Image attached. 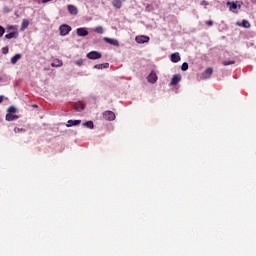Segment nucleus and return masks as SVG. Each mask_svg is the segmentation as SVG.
Returning a JSON list of instances; mask_svg holds the SVG:
<instances>
[{
    "label": "nucleus",
    "mask_w": 256,
    "mask_h": 256,
    "mask_svg": "<svg viewBox=\"0 0 256 256\" xmlns=\"http://www.w3.org/2000/svg\"><path fill=\"white\" fill-rule=\"evenodd\" d=\"M13 113H17V108H15L14 106H10L8 108V114H13Z\"/></svg>",
    "instance_id": "26"
},
{
    "label": "nucleus",
    "mask_w": 256,
    "mask_h": 256,
    "mask_svg": "<svg viewBox=\"0 0 256 256\" xmlns=\"http://www.w3.org/2000/svg\"><path fill=\"white\" fill-rule=\"evenodd\" d=\"M95 33H98L99 35H103V26H97L94 29Z\"/></svg>",
    "instance_id": "24"
},
{
    "label": "nucleus",
    "mask_w": 256,
    "mask_h": 256,
    "mask_svg": "<svg viewBox=\"0 0 256 256\" xmlns=\"http://www.w3.org/2000/svg\"><path fill=\"white\" fill-rule=\"evenodd\" d=\"M179 81H181V75L175 74V75L172 77L170 84H171V85H177V83H179Z\"/></svg>",
    "instance_id": "12"
},
{
    "label": "nucleus",
    "mask_w": 256,
    "mask_h": 256,
    "mask_svg": "<svg viewBox=\"0 0 256 256\" xmlns=\"http://www.w3.org/2000/svg\"><path fill=\"white\" fill-rule=\"evenodd\" d=\"M75 111H84L85 110V105L83 103H76L74 105Z\"/></svg>",
    "instance_id": "17"
},
{
    "label": "nucleus",
    "mask_w": 256,
    "mask_h": 256,
    "mask_svg": "<svg viewBox=\"0 0 256 256\" xmlns=\"http://www.w3.org/2000/svg\"><path fill=\"white\" fill-rule=\"evenodd\" d=\"M86 57L88 59H91V60H96V59H101L102 55H101V52H97V51H91L89 52Z\"/></svg>",
    "instance_id": "2"
},
{
    "label": "nucleus",
    "mask_w": 256,
    "mask_h": 256,
    "mask_svg": "<svg viewBox=\"0 0 256 256\" xmlns=\"http://www.w3.org/2000/svg\"><path fill=\"white\" fill-rule=\"evenodd\" d=\"M28 27H29V20L24 19V20L22 21V24H21V29H22V30H25V29H27Z\"/></svg>",
    "instance_id": "22"
},
{
    "label": "nucleus",
    "mask_w": 256,
    "mask_h": 256,
    "mask_svg": "<svg viewBox=\"0 0 256 256\" xmlns=\"http://www.w3.org/2000/svg\"><path fill=\"white\" fill-rule=\"evenodd\" d=\"M5 35V28L3 26H0V37H3Z\"/></svg>",
    "instance_id": "29"
},
{
    "label": "nucleus",
    "mask_w": 256,
    "mask_h": 256,
    "mask_svg": "<svg viewBox=\"0 0 256 256\" xmlns=\"http://www.w3.org/2000/svg\"><path fill=\"white\" fill-rule=\"evenodd\" d=\"M19 59H21V54H16L11 58V63L12 65H15L17 63V61H19Z\"/></svg>",
    "instance_id": "20"
},
{
    "label": "nucleus",
    "mask_w": 256,
    "mask_h": 256,
    "mask_svg": "<svg viewBox=\"0 0 256 256\" xmlns=\"http://www.w3.org/2000/svg\"><path fill=\"white\" fill-rule=\"evenodd\" d=\"M84 127H87L88 129H95V124H93V121H87L84 123Z\"/></svg>",
    "instance_id": "21"
},
{
    "label": "nucleus",
    "mask_w": 256,
    "mask_h": 256,
    "mask_svg": "<svg viewBox=\"0 0 256 256\" xmlns=\"http://www.w3.org/2000/svg\"><path fill=\"white\" fill-rule=\"evenodd\" d=\"M59 31H60V35L62 37H65V35H69V33H71V26H69L67 24H62L59 27Z\"/></svg>",
    "instance_id": "1"
},
{
    "label": "nucleus",
    "mask_w": 256,
    "mask_h": 256,
    "mask_svg": "<svg viewBox=\"0 0 256 256\" xmlns=\"http://www.w3.org/2000/svg\"><path fill=\"white\" fill-rule=\"evenodd\" d=\"M94 69H109V63L96 64L94 66Z\"/></svg>",
    "instance_id": "18"
},
{
    "label": "nucleus",
    "mask_w": 256,
    "mask_h": 256,
    "mask_svg": "<svg viewBox=\"0 0 256 256\" xmlns=\"http://www.w3.org/2000/svg\"><path fill=\"white\" fill-rule=\"evenodd\" d=\"M0 81H3V79H2V78H0Z\"/></svg>",
    "instance_id": "36"
},
{
    "label": "nucleus",
    "mask_w": 256,
    "mask_h": 256,
    "mask_svg": "<svg viewBox=\"0 0 256 256\" xmlns=\"http://www.w3.org/2000/svg\"><path fill=\"white\" fill-rule=\"evenodd\" d=\"M49 1H52V0H42V3H49Z\"/></svg>",
    "instance_id": "34"
},
{
    "label": "nucleus",
    "mask_w": 256,
    "mask_h": 256,
    "mask_svg": "<svg viewBox=\"0 0 256 256\" xmlns=\"http://www.w3.org/2000/svg\"><path fill=\"white\" fill-rule=\"evenodd\" d=\"M105 43H108L109 45H113L114 47H119V40L109 37H104Z\"/></svg>",
    "instance_id": "4"
},
{
    "label": "nucleus",
    "mask_w": 256,
    "mask_h": 256,
    "mask_svg": "<svg viewBox=\"0 0 256 256\" xmlns=\"http://www.w3.org/2000/svg\"><path fill=\"white\" fill-rule=\"evenodd\" d=\"M77 36L78 37H87V35H89V31L87 30V28H78L76 30Z\"/></svg>",
    "instance_id": "6"
},
{
    "label": "nucleus",
    "mask_w": 256,
    "mask_h": 256,
    "mask_svg": "<svg viewBox=\"0 0 256 256\" xmlns=\"http://www.w3.org/2000/svg\"><path fill=\"white\" fill-rule=\"evenodd\" d=\"M18 35L19 34L17 32H10L5 35V38L6 39H17Z\"/></svg>",
    "instance_id": "16"
},
{
    "label": "nucleus",
    "mask_w": 256,
    "mask_h": 256,
    "mask_svg": "<svg viewBox=\"0 0 256 256\" xmlns=\"http://www.w3.org/2000/svg\"><path fill=\"white\" fill-rule=\"evenodd\" d=\"M135 41L139 44L149 43V36H136Z\"/></svg>",
    "instance_id": "7"
},
{
    "label": "nucleus",
    "mask_w": 256,
    "mask_h": 256,
    "mask_svg": "<svg viewBox=\"0 0 256 256\" xmlns=\"http://www.w3.org/2000/svg\"><path fill=\"white\" fill-rule=\"evenodd\" d=\"M222 65H224V67H227L228 65H235V61H233V60L223 61Z\"/></svg>",
    "instance_id": "25"
},
{
    "label": "nucleus",
    "mask_w": 256,
    "mask_h": 256,
    "mask_svg": "<svg viewBox=\"0 0 256 256\" xmlns=\"http://www.w3.org/2000/svg\"><path fill=\"white\" fill-rule=\"evenodd\" d=\"M2 53H3L4 55H7V53H9V48H8V47L2 48Z\"/></svg>",
    "instance_id": "30"
},
{
    "label": "nucleus",
    "mask_w": 256,
    "mask_h": 256,
    "mask_svg": "<svg viewBox=\"0 0 256 256\" xmlns=\"http://www.w3.org/2000/svg\"><path fill=\"white\" fill-rule=\"evenodd\" d=\"M171 61L172 63H179V61H181V56L179 55V52L173 53L171 55Z\"/></svg>",
    "instance_id": "10"
},
{
    "label": "nucleus",
    "mask_w": 256,
    "mask_h": 256,
    "mask_svg": "<svg viewBox=\"0 0 256 256\" xmlns=\"http://www.w3.org/2000/svg\"><path fill=\"white\" fill-rule=\"evenodd\" d=\"M14 132H15V133H25V129H24V128H18V127H16V128H14Z\"/></svg>",
    "instance_id": "28"
},
{
    "label": "nucleus",
    "mask_w": 256,
    "mask_h": 256,
    "mask_svg": "<svg viewBox=\"0 0 256 256\" xmlns=\"http://www.w3.org/2000/svg\"><path fill=\"white\" fill-rule=\"evenodd\" d=\"M15 119H19V116L15 114H6V121H15Z\"/></svg>",
    "instance_id": "19"
},
{
    "label": "nucleus",
    "mask_w": 256,
    "mask_h": 256,
    "mask_svg": "<svg viewBox=\"0 0 256 256\" xmlns=\"http://www.w3.org/2000/svg\"><path fill=\"white\" fill-rule=\"evenodd\" d=\"M213 75V68H207L201 76V79H209Z\"/></svg>",
    "instance_id": "8"
},
{
    "label": "nucleus",
    "mask_w": 256,
    "mask_h": 256,
    "mask_svg": "<svg viewBox=\"0 0 256 256\" xmlns=\"http://www.w3.org/2000/svg\"><path fill=\"white\" fill-rule=\"evenodd\" d=\"M200 5H202V7H207L209 5V2L203 0Z\"/></svg>",
    "instance_id": "31"
},
{
    "label": "nucleus",
    "mask_w": 256,
    "mask_h": 256,
    "mask_svg": "<svg viewBox=\"0 0 256 256\" xmlns=\"http://www.w3.org/2000/svg\"><path fill=\"white\" fill-rule=\"evenodd\" d=\"M112 5L116 9H121V7H123V3L121 2V0H113Z\"/></svg>",
    "instance_id": "15"
},
{
    "label": "nucleus",
    "mask_w": 256,
    "mask_h": 256,
    "mask_svg": "<svg viewBox=\"0 0 256 256\" xmlns=\"http://www.w3.org/2000/svg\"><path fill=\"white\" fill-rule=\"evenodd\" d=\"M0 103H3V96H0Z\"/></svg>",
    "instance_id": "35"
},
{
    "label": "nucleus",
    "mask_w": 256,
    "mask_h": 256,
    "mask_svg": "<svg viewBox=\"0 0 256 256\" xmlns=\"http://www.w3.org/2000/svg\"><path fill=\"white\" fill-rule=\"evenodd\" d=\"M103 118L106 121H115V112H113V111H105L103 113Z\"/></svg>",
    "instance_id": "3"
},
{
    "label": "nucleus",
    "mask_w": 256,
    "mask_h": 256,
    "mask_svg": "<svg viewBox=\"0 0 256 256\" xmlns=\"http://www.w3.org/2000/svg\"><path fill=\"white\" fill-rule=\"evenodd\" d=\"M77 125H81V120H68L67 127H74Z\"/></svg>",
    "instance_id": "13"
},
{
    "label": "nucleus",
    "mask_w": 256,
    "mask_h": 256,
    "mask_svg": "<svg viewBox=\"0 0 256 256\" xmlns=\"http://www.w3.org/2000/svg\"><path fill=\"white\" fill-rule=\"evenodd\" d=\"M51 65L52 67H62L63 62L61 60H55Z\"/></svg>",
    "instance_id": "23"
},
{
    "label": "nucleus",
    "mask_w": 256,
    "mask_h": 256,
    "mask_svg": "<svg viewBox=\"0 0 256 256\" xmlns=\"http://www.w3.org/2000/svg\"><path fill=\"white\" fill-rule=\"evenodd\" d=\"M226 5H227V7H229L230 11H233V13H235V10L237 9V3L227 2Z\"/></svg>",
    "instance_id": "14"
},
{
    "label": "nucleus",
    "mask_w": 256,
    "mask_h": 256,
    "mask_svg": "<svg viewBox=\"0 0 256 256\" xmlns=\"http://www.w3.org/2000/svg\"><path fill=\"white\" fill-rule=\"evenodd\" d=\"M157 79H158V77H157V73H155V71H152V72L148 75V77H147L148 83H152V84L157 83Z\"/></svg>",
    "instance_id": "5"
},
{
    "label": "nucleus",
    "mask_w": 256,
    "mask_h": 256,
    "mask_svg": "<svg viewBox=\"0 0 256 256\" xmlns=\"http://www.w3.org/2000/svg\"><path fill=\"white\" fill-rule=\"evenodd\" d=\"M238 27H243L244 29H249L251 27V23L247 20H242V23L237 22Z\"/></svg>",
    "instance_id": "11"
},
{
    "label": "nucleus",
    "mask_w": 256,
    "mask_h": 256,
    "mask_svg": "<svg viewBox=\"0 0 256 256\" xmlns=\"http://www.w3.org/2000/svg\"><path fill=\"white\" fill-rule=\"evenodd\" d=\"M76 65H78L79 67H81V65H83V60H78V61L76 62Z\"/></svg>",
    "instance_id": "33"
},
{
    "label": "nucleus",
    "mask_w": 256,
    "mask_h": 256,
    "mask_svg": "<svg viewBox=\"0 0 256 256\" xmlns=\"http://www.w3.org/2000/svg\"><path fill=\"white\" fill-rule=\"evenodd\" d=\"M67 10L70 13V15H77L79 13V10L75 7V5L69 4L67 6Z\"/></svg>",
    "instance_id": "9"
},
{
    "label": "nucleus",
    "mask_w": 256,
    "mask_h": 256,
    "mask_svg": "<svg viewBox=\"0 0 256 256\" xmlns=\"http://www.w3.org/2000/svg\"><path fill=\"white\" fill-rule=\"evenodd\" d=\"M206 25H208L209 27H211V26L213 25V21H211V20L206 21Z\"/></svg>",
    "instance_id": "32"
},
{
    "label": "nucleus",
    "mask_w": 256,
    "mask_h": 256,
    "mask_svg": "<svg viewBox=\"0 0 256 256\" xmlns=\"http://www.w3.org/2000/svg\"><path fill=\"white\" fill-rule=\"evenodd\" d=\"M182 71H187L189 69V64L187 62H184L181 66Z\"/></svg>",
    "instance_id": "27"
}]
</instances>
